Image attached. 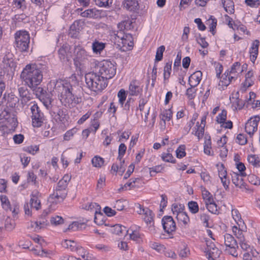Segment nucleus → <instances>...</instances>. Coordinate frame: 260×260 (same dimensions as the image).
<instances>
[{
  "mask_svg": "<svg viewBox=\"0 0 260 260\" xmlns=\"http://www.w3.org/2000/svg\"><path fill=\"white\" fill-rule=\"evenodd\" d=\"M242 250L245 251H249V250L254 249L253 246H250L248 242L245 239L238 242Z\"/></svg>",
  "mask_w": 260,
  "mask_h": 260,
  "instance_id": "nucleus-42",
  "label": "nucleus"
},
{
  "mask_svg": "<svg viewBox=\"0 0 260 260\" xmlns=\"http://www.w3.org/2000/svg\"><path fill=\"white\" fill-rule=\"evenodd\" d=\"M74 62L77 67H83L91 57L89 53L81 46H75L74 49Z\"/></svg>",
  "mask_w": 260,
  "mask_h": 260,
  "instance_id": "nucleus-4",
  "label": "nucleus"
},
{
  "mask_svg": "<svg viewBox=\"0 0 260 260\" xmlns=\"http://www.w3.org/2000/svg\"><path fill=\"white\" fill-rule=\"evenodd\" d=\"M176 218L179 222H182L185 225L189 222V218L187 213L183 211H179L176 215Z\"/></svg>",
  "mask_w": 260,
  "mask_h": 260,
  "instance_id": "nucleus-31",
  "label": "nucleus"
},
{
  "mask_svg": "<svg viewBox=\"0 0 260 260\" xmlns=\"http://www.w3.org/2000/svg\"><path fill=\"white\" fill-rule=\"evenodd\" d=\"M100 75L96 73L90 72L86 74L85 76V82L87 86V87L91 89V90H93V89H96L95 87H99V84H96V82L98 81L99 78L100 77ZM102 83L100 85H102Z\"/></svg>",
  "mask_w": 260,
  "mask_h": 260,
  "instance_id": "nucleus-9",
  "label": "nucleus"
},
{
  "mask_svg": "<svg viewBox=\"0 0 260 260\" xmlns=\"http://www.w3.org/2000/svg\"><path fill=\"white\" fill-rule=\"evenodd\" d=\"M260 120L259 116L256 115L250 118L245 124V129L249 135H252L257 131L258 123Z\"/></svg>",
  "mask_w": 260,
  "mask_h": 260,
  "instance_id": "nucleus-10",
  "label": "nucleus"
},
{
  "mask_svg": "<svg viewBox=\"0 0 260 260\" xmlns=\"http://www.w3.org/2000/svg\"><path fill=\"white\" fill-rule=\"evenodd\" d=\"M248 160L249 162L254 166H257L259 163V159L255 155H251L248 157Z\"/></svg>",
  "mask_w": 260,
  "mask_h": 260,
  "instance_id": "nucleus-56",
  "label": "nucleus"
},
{
  "mask_svg": "<svg viewBox=\"0 0 260 260\" xmlns=\"http://www.w3.org/2000/svg\"><path fill=\"white\" fill-rule=\"evenodd\" d=\"M124 8L129 11H136L139 8L137 0H124L122 2Z\"/></svg>",
  "mask_w": 260,
  "mask_h": 260,
  "instance_id": "nucleus-16",
  "label": "nucleus"
},
{
  "mask_svg": "<svg viewBox=\"0 0 260 260\" xmlns=\"http://www.w3.org/2000/svg\"><path fill=\"white\" fill-rule=\"evenodd\" d=\"M50 222L52 225L57 226L63 224L64 223V219L60 216L55 215L51 217Z\"/></svg>",
  "mask_w": 260,
  "mask_h": 260,
  "instance_id": "nucleus-44",
  "label": "nucleus"
},
{
  "mask_svg": "<svg viewBox=\"0 0 260 260\" xmlns=\"http://www.w3.org/2000/svg\"><path fill=\"white\" fill-rule=\"evenodd\" d=\"M221 2L226 12L231 14L234 13V3L232 0H221Z\"/></svg>",
  "mask_w": 260,
  "mask_h": 260,
  "instance_id": "nucleus-28",
  "label": "nucleus"
},
{
  "mask_svg": "<svg viewBox=\"0 0 260 260\" xmlns=\"http://www.w3.org/2000/svg\"><path fill=\"white\" fill-rule=\"evenodd\" d=\"M64 116L65 115L63 114V111L60 109H59L56 114L55 115V118L56 121H58L63 123Z\"/></svg>",
  "mask_w": 260,
  "mask_h": 260,
  "instance_id": "nucleus-64",
  "label": "nucleus"
},
{
  "mask_svg": "<svg viewBox=\"0 0 260 260\" xmlns=\"http://www.w3.org/2000/svg\"><path fill=\"white\" fill-rule=\"evenodd\" d=\"M2 206L5 210L11 211L10 202L6 196H1L0 197Z\"/></svg>",
  "mask_w": 260,
  "mask_h": 260,
  "instance_id": "nucleus-45",
  "label": "nucleus"
},
{
  "mask_svg": "<svg viewBox=\"0 0 260 260\" xmlns=\"http://www.w3.org/2000/svg\"><path fill=\"white\" fill-rule=\"evenodd\" d=\"M19 102V99L15 95L13 94H9L7 99V107L14 108Z\"/></svg>",
  "mask_w": 260,
  "mask_h": 260,
  "instance_id": "nucleus-34",
  "label": "nucleus"
},
{
  "mask_svg": "<svg viewBox=\"0 0 260 260\" xmlns=\"http://www.w3.org/2000/svg\"><path fill=\"white\" fill-rule=\"evenodd\" d=\"M20 78L26 85L34 89L42 81L43 74L36 64H27L20 74Z\"/></svg>",
  "mask_w": 260,
  "mask_h": 260,
  "instance_id": "nucleus-2",
  "label": "nucleus"
},
{
  "mask_svg": "<svg viewBox=\"0 0 260 260\" xmlns=\"http://www.w3.org/2000/svg\"><path fill=\"white\" fill-rule=\"evenodd\" d=\"M62 246L67 249H69L72 252H75L76 250L79 249L82 250V247L77 245L75 241L71 240H64L62 242Z\"/></svg>",
  "mask_w": 260,
  "mask_h": 260,
  "instance_id": "nucleus-19",
  "label": "nucleus"
},
{
  "mask_svg": "<svg viewBox=\"0 0 260 260\" xmlns=\"http://www.w3.org/2000/svg\"><path fill=\"white\" fill-rule=\"evenodd\" d=\"M40 100L42 102L44 106L49 108L51 107L52 102V93L51 92H46V94H42Z\"/></svg>",
  "mask_w": 260,
  "mask_h": 260,
  "instance_id": "nucleus-27",
  "label": "nucleus"
},
{
  "mask_svg": "<svg viewBox=\"0 0 260 260\" xmlns=\"http://www.w3.org/2000/svg\"><path fill=\"white\" fill-rule=\"evenodd\" d=\"M259 255V253L255 249H251L249 251H245L243 255V260H255Z\"/></svg>",
  "mask_w": 260,
  "mask_h": 260,
  "instance_id": "nucleus-26",
  "label": "nucleus"
},
{
  "mask_svg": "<svg viewBox=\"0 0 260 260\" xmlns=\"http://www.w3.org/2000/svg\"><path fill=\"white\" fill-rule=\"evenodd\" d=\"M229 71H226L221 76L220 81L219 83L220 86H228L230 84V79H228L229 76L230 75Z\"/></svg>",
  "mask_w": 260,
  "mask_h": 260,
  "instance_id": "nucleus-38",
  "label": "nucleus"
},
{
  "mask_svg": "<svg viewBox=\"0 0 260 260\" xmlns=\"http://www.w3.org/2000/svg\"><path fill=\"white\" fill-rule=\"evenodd\" d=\"M48 223H47V220L42 221H30L29 222V225L28 226V229L33 230L34 231H37L38 230L41 229V228H44L45 226L47 225Z\"/></svg>",
  "mask_w": 260,
  "mask_h": 260,
  "instance_id": "nucleus-25",
  "label": "nucleus"
},
{
  "mask_svg": "<svg viewBox=\"0 0 260 260\" xmlns=\"http://www.w3.org/2000/svg\"><path fill=\"white\" fill-rule=\"evenodd\" d=\"M195 87L196 86H190L186 90V95L189 100H192L196 96L197 89H194Z\"/></svg>",
  "mask_w": 260,
  "mask_h": 260,
  "instance_id": "nucleus-51",
  "label": "nucleus"
},
{
  "mask_svg": "<svg viewBox=\"0 0 260 260\" xmlns=\"http://www.w3.org/2000/svg\"><path fill=\"white\" fill-rule=\"evenodd\" d=\"M13 5L15 7L23 10L25 8V0H14Z\"/></svg>",
  "mask_w": 260,
  "mask_h": 260,
  "instance_id": "nucleus-61",
  "label": "nucleus"
},
{
  "mask_svg": "<svg viewBox=\"0 0 260 260\" xmlns=\"http://www.w3.org/2000/svg\"><path fill=\"white\" fill-rule=\"evenodd\" d=\"M3 106L0 105V120L2 122L8 127L10 129L15 128L17 126V120L14 112H11L6 108H4Z\"/></svg>",
  "mask_w": 260,
  "mask_h": 260,
  "instance_id": "nucleus-6",
  "label": "nucleus"
},
{
  "mask_svg": "<svg viewBox=\"0 0 260 260\" xmlns=\"http://www.w3.org/2000/svg\"><path fill=\"white\" fill-rule=\"evenodd\" d=\"M244 176L237 173H233L232 174V180L236 186L240 188H245V183L242 178Z\"/></svg>",
  "mask_w": 260,
  "mask_h": 260,
  "instance_id": "nucleus-17",
  "label": "nucleus"
},
{
  "mask_svg": "<svg viewBox=\"0 0 260 260\" xmlns=\"http://www.w3.org/2000/svg\"><path fill=\"white\" fill-rule=\"evenodd\" d=\"M128 231L125 226L120 224L115 225L112 229V233L117 235L126 234L128 233Z\"/></svg>",
  "mask_w": 260,
  "mask_h": 260,
  "instance_id": "nucleus-33",
  "label": "nucleus"
},
{
  "mask_svg": "<svg viewBox=\"0 0 260 260\" xmlns=\"http://www.w3.org/2000/svg\"><path fill=\"white\" fill-rule=\"evenodd\" d=\"M98 81H99V82L98 81L96 82V84L98 83V84H101H101L102 83V85H99V88L95 87V88H96V89H93V91H95V92L101 91L104 88H105L108 85V81L106 80V79H103L101 76L99 77Z\"/></svg>",
  "mask_w": 260,
  "mask_h": 260,
  "instance_id": "nucleus-39",
  "label": "nucleus"
},
{
  "mask_svg": "<svg viewBox=\"0 0 260 260\" xmlns=\"http://www.w3.org/2000/svg\"><path fill=\"white\" fill-rule=\"evenodd\" d=\"M118 97L119 98V102L120 104L123 105L124 102L126 99V93L124 89H121L118 93Z\"/></svg>",
  "mask_w": 260,
  "mask_h": 260,
  "instance_id": "nucleus-62",
  "label": "nucleus"
},
{
  "mask_svg": "<svg viewBox=\"0 0 260 260\" xmlns=\"http://www.w3.org/2000/svg\"><path fill=\"white\" fill-rule=\"evenodd\" d=\"M15 38L16 48L21 52H27L30 43L28 32L25 30L18 31L15 33Z\"/></svg>",
  "mask_w": 260,
  "mask_h": 260,
  "instance_id": "nucleus-5",
  "label": "nucleus"
},
{
  "mask_svg": "<svg viewBox=\"0 0 260 260\" xmlns=\"http://www.w3.org/2000/svg\"><path fill=\"white\" fill-rule=\"evenodd\" d=\"M224 245L227 247L237 246L238 243L234 237L231 234H225L223 237Z\"/></svg>",
  "mask_w": 260,
  "mask_h": 260,
  "instance_id": "nucleus-23",
  "label": "nucleus"
},
{
  "mask_svg": "<svg viewBox=\"0 0 260 260\" xmlns=\"http://www.w3.org/2000/svg\"><path fill=\"white\" fill-rule=\"evenodd\" d=\"M232 215L237 223H238V222H242L240 213L237 209H233L232 211Z\"/></svg>",
  "mask_w": 260,
  "mask_h": 260,
  "instance_id": "nucleus-59",
  "label": "nucleus"
},
{
  "mask_svg": "<svg viewBox=\"0 0 260 260\" xmlns=\"http://www.w3.org/2000/svg\"><path fill=\"white\" fill-rule=\"evenodd\" d=\"M82 17L90 19H99L101 17V11L96 8L88 9L81 13Z\"/></svg>",
  "mask_w": 260,
  "mask_h": 260,
  "instance_id": "nucleus-15",
  "label": "nucleus"
},
{
  "mask_svg": "<svg viewBox=\"0 0 260 260\" xmlns=\"http://www.w3.org/2000/svg\"><path fill=\"white\" fill-rule=\"evenodd\" d=\"M96 68L99 70L98 74L103 79H106L107 81L116 73V68L110 61L103 60L99 62Z\"/></svg>",
  "mask_w": 260,
  "mask_h": 260,
  "instance_id": "nucleus-3",
  "label": "nucleus"
},
{
  "mask_svg": "<svg viewBox=\"0 0 260 260\" xmlns=\"http://www.w3.org/2000/svg\"><path fill=\"white\" fill-rule=\"evenodd\" d=\"M207 247L205 252L208 260H216L218 258L221 251L215 246L214 243L211 241H206Z\"/></svg>",
  "mask_w": 260,
  "mask_h": 260,
  "instance_id": "nucleus-8",
  "label": "nucleus"
},
{
  "mask_svg": "<svg viewBox=\"0 0 260 260\" xmlns=\"http://www.w3.org/2000/svg\"><path fill=\"white\" fill-rule=\"evenodd\" d=\"M173 112L171 109L165 110L163 111L162 114V120L165 121L166 120L169 121L172 117Z\"/></svg>",
  "mask_w": 260,
  "mask_h": 260,
  "instance_id": "nucleus-54",
  "label": "nucleus"
},
{
  "mask_svg": "<svg viewBox=\"0 0 260 260\" xmlns=\"http://www.w3.org/2000/svg\"><path fill=\"white\" fill-rule=\"evenodd\" d=\"M237 143L240 145H243L247 143V140L246 137L242 134L238 135L237 136Z\"/></svg>",
  "mask_w": 260,
  "mask_h": 260,
  "instance_id": "nucleus-63",
  "label": "nucleus"
},
{
  "mask_svg": "<svg viewBox=\"0 0 260 260\" xmlns=\"http://www.w3.org/2000/svg\"><path fill=\"white\" fill-rule=\"evenodd\" d=\"M19 95L25 102L29 101L31 99L30 94L25 86H22L18 88Z\"/></svg>",
  "mask_w": 260,
  "mask_h": 260,
  "instance_id": "nucleus-32",
  "label": "nucleus"
},
{
  "mask_svg": "<svg viewBox=\"0 0 260 260\" xmlns=\"http://www.w3.org/2000/svg\"><path fill=\"white\" fill-rule=\"evenodd\" d=\"M111 171L116 173L118 172L120 175H122L125 171V168L119 167L118 164L114 163L112 166Z\"/></svg>",
  "mask_w": 260,
  "mask_h": 260,
  "instance_id": "nucleus-53",
  "label": "nucleus"
},
{
  "mask_svg": "<svg viewBox=\"0 0 260 260\" xmlns=\"http://www.w3.org/2000/svg\"><path fill=\"white\" fill-rule=\"evenodd\" d=\"M92 164L94 167L101 168L104 164V160L103 158L95 156L91 160Z\"/></svg>",
  "mask_w": 260,
  "mask_h": 260,
  "instance_id": "nucleus-43",
  "label": "nucleus"
},
{
  "mask_svg": "<svg viewBox=\"0 0 260 260\" xmlns=\"http://www.w3.org/2000/svg\"><path fill=\"white\" fill-rule=\"evenodd\" d=\"M70 50V47L68 44H64L63 46L58 50L59 57L61 60H68V52Z\"/></svg>",
  "mask_w": 260,
  "mask_h": 260,
  "instance_id": "nucleus-24",
  "label": "nucleus"
},
{
  "mask_svg": "<svg viewBox=\"0 0 260 260\" xmlns=\"http://www.w3.org/2000/svg\"><path fill=\"white\" fill-rule=\"evenodd\" d=\"M188 208L192 214L198 212L199 208L198 203L194 201H190L188 203Z\"/></svg>",
  "mask_w": 260,
  "mask_h": 260,
  "instance_id": "nucleus-48",
  "label": "nucleus"
},
{
  "mask_svg": "<svg viewBox=\"0 0 260 260\" xmlns=\"http://www.w3.org/2000/svg\"><path fill=\"white\" fill-rule=\"evenodd\" d=\"M16 223L14 220L7 217L5 219V227L7 231H12L15 228Z\"/></svg>",
  "mask_w": 260,
  "mask_h": 260,
  "instance_id": "nucleus-40",
  "label": "nucleus"
},
{
  "mask_svg": "<svg viewBox=\"0 0 260 260\" xmlns=\"http://www.w3.org/2000/svg\"><path fill=\"white\" fill-rule=\"evenodd\" d=\"M130 38H131V36L123 35V36L120 39V42L119 43H121L122 46H121L120 44H118V45L120 47H124L126 46L132 47L133 43L129 41Z\"/></svg>",
  "mask_w": 260,
  "mask_h": 260,
  "instance_id": "nucleus-35",
  "label": "nucleus"
},
{
  "mask_svg": "<svg viewBox=\"0 0 260 260\" xmlns=\"http://www.w3.org/2000/svg\"><path fill=\"white\" fill-rule=\"evenodd\" d=\"M95 4L99 7H106L112 4V0H93Z\"/></svg>",
  "mask_w": 260,
  "mask_h": 260,
  "instance_id": "nucleus-58",
  "label": "nucleus"
},
{
  "mask_svg": "<svg viewBox=\"0 0 260 260\" xmlns=\"http://www.w3.org/2000/svg\"><path fill=\"white\" fill-rule=\"evenodd\" d=\"M232 231L237 238L238 242L245 238L243 234V231L237 226H233Z\"/></svg>",
  "mask_w": 260,
  "mask_h": 260,
  "instance_id": "nucleus-37",
  "label": "nucleus"
},
{
  "mask_svg": "<svg viewBox=\"0 0 260 260\" xmlns=\"http://www.w3.org/2000/svg\"><path fill=\"white\" fill-rule=\"evenodd\" d=\"M31 112L32 124L34 127H39L42 126L45 120L43 113L37 104H34L30 108Z\"/></svg>",
  "mask_w": 260,
  "mask_h": 260,
  "instance_id": "nucleus-7",
  "label": "nucleus"
},
{
  "mask_svg": "<svg viewBox=\"0 0 260 260\" xmlns=\"http://www.w3.org/2000/svg\"><path fill=\"white\" fill-rule=\"evenodd\" d=\"M196 127H197V129L194 134L198 137L199 139H200L204 135L205 126L201 125V124H200L199 122H198L196 124Z\"/></svg>",
  "mask_w": 260,
  "mask_h": 260,
  "instance_id": "nucleus-47",
  "label": "nucleus"
},
{
  "mask_svg": "<svg viewBox=\"0 0 260 260\" xmlns=\"http://www.w3.org/2000/svg\"><path fill=\"white\" fill-rule=\"evenodd\" d=\"M165 50V47L164 45L160 46L157 48L155 55V61H160L162 59L163 53Z\"/></svg>",
  "mask_w": 260,
  "mask_h": 260,
  "instance_id": "nucleus-49",
  "label": "nucleus"
},
{
  "mask_svg": "<svg viewBox=\"0 0 260 260\" xmlns=\"http://www.w3.org/2000/svg\"><path fill=\"white\" fill-rule=\"evenodd\" d=\"M126 204V201L121 199L118 200L116 201L114 208L118 211H122L124 209Z\"/></svg>",
  "mask_w": 260,
  "mask_h": 260,
  "instance_id": "nucleus-50",
  "label": "nucleus"
},
{
  "mask_svg": "<svg viewBox=\"0 0 260 260\" xmlns=\"http://www.w3.org/2000/svg\"><path fill=\"white\" fill-rule=\"evenodd\" d=\"M106 44L95 41L92 43V49L93 52L96 54H100L101 52L105 48Z\"/></svg>",
  "mask_w": 260,
  "mask_h": 260,
  "instance_id": "nucleus-29",
  "label": "nucleus"
},
{
  "mask_svg": "<svg viewBox=\"0 0 260 260\" xmlns=\"http://www.w3.org/2000/svg\"><path fill=\"white\" fill-rule=\"evenodd\" d=\"M226 111L223 110L220 114L217 116V121L219 123L224 124L226 119Z\"/></svg>",
  "mask_w": 260,
  "mask_h": 260,
  "instance_id": "nucleus-57",
  "label": "nucleus"
},
{
  "mask_svg": "<svg viewBox=\"0 0 260 260\" xmlns=\"http://www.w3.org/2000/svg\"><path fill=\"white\" fill-rule=\"evenodd\" d=\"M67 195V193L61 192L55 189L54 192L50 194L48 201L52 203L57 204L63 201Z\"/></svg>",
  "mask_w": 260,
  "mask_h": 260,
  "instance_id": "nucleus-14",
  "label": "nucleus"
},
{
  "mask_svg": "<svg viewBox=\"0 0 260 260\" xmlns=\"http://www.w3.org/2000/svg\"><path fill=\"white\" fill-rule=\"evenodd\" d=\"M126 150V146L123 143H121L120 144L118 148V159H121L125 153Z\"/></svg>",
  "mask_w": 260,
  "mask_h": 260,
  "instance_id": "nucleus-60",
  "label": "nucleus"
},
{
  "mask_svg": "<svg viewBox=\"0 0 260 260\" xmlns=\"http://www.w3.org/2000/svg\"><path fill=\"white\" fill-rule=\"evenodd\" d=\"M79 22H74L70 26L69 35L72 38H77L79 32Z\"/></svg>",
  "mask_w": 260,
  "mask_h": 260,
  "instance_id": "nucleus-30",
  "label": "nucleus"
},
{
  "mask_svg": "<svg viewBox=\"0 0 260 260\" xmlns=\"http://www.w3.org/2000/svg\"><path fill=\"white\" fill-rule=\"evenodd\" d=\"M30 204L31 207L35 208L36 210H39L41 208V201L39 198L41 196V194L37 190L32 191L30 195Z\"/></svg>",
  "mask_w": 260,
  "mask_h": 260,
  "instance_id": "nucleus-13",
  "label": "nucleus"
},
{
  "mask_svg": "<svg viewBox=\"0 0 260 260\" xmlns=\"http://www.w3.org/2000/svg\"><path fill=\"white\" fill-rule=\"evenodd\" d=\"M202 77V73L197 71L191 74L189 77V84L190 86H197L200 82Z\"/></svg>",
  "mask_w": 260,
  "mask_h": 260,
  "instance_id": "nucleus-18",
  "label": "nucleus"
},
{
  "mask_svg": "<svg viewBox=\"0 0 260 260\" xmlns=\"http://www.w3.org/2000/svg\"><path fill=\"white\" fill-rule=\"evenodd\" d=\"M185 150V145L180 146L176 151L177 157L181 158L185 156L186 155Z\"/></svg>",
  "mask_w": 260,
  "mask_h": 260,
  "instance_id": "nucleus-55",
  "label": "nucleus"
},
{
  "mask_svg": "<svg viewBox=\"0 0 260 260\" xmlns=\"http://www.w3.org/2000/svg\"><path fill=\"white\" fill-rule=\"evenodd\" d=\"M52 83L54 85V89L58 93L60 101L66 107H71L81 102V98L76 94L70 83L57 81Z\"/></svg>",
  "mask_w": 260,
  "mask_h": 260,
  "instance_id": "nucleus-1",
  "label": "nucleus"
},
{
  "mask_svg": "<svg viewBox=\"0 0 260 260\" xmlns=\"http://www.w3.org/2000/svg\"><path fill=\"white\" fill-rule=\"evenodd\" d=\"M259 45V41L255 40L253 42L252 46L250 48L249 53L250 54V59L253 62L255 61L257 58Z\"/></svg>",
  "mask_w": 260,
  "mask_h": 260,
  "instance_id": "nucleus-20",
  "label": "nucleus"
},
{
  "mask_svg": "<svg viewBox=\"0 0 260 260\" xmlns=\"http://www.w3.org/2000/svg\"><path fill=\"white\" fill-rule=\"evenodd\" d=\"M206 140L204 143V151L205 153L208 155H212L211 152V141L210 137L209 136L208 138L206 136Z\"/></svg>",
  "mask_w": 260,
  "mask_h": 260,
  "instance_id": "nucleus-41",
  "label": "nucleus"
},
{
  "mask_svg": "<svg viewBox=\"0 0 260 260\" xmlns=\"http://www.w3.org/2000/svg\"><path fill=\"white\" fill-rule=\"evenodd\" d=\"M162 224L166 232L170 234L176 230V224L171 216H164L162 219Z\"/></svg>",
  "mask_w": 260,
  "mask_h": 260,
  "instance_id": "nucleus-12",
  "label": "nucleus"
},
{
  "mask_svg": "<svg viewBox=\"0 0 260 260\" xmlns=\"http://www.w3.org/2000/svg\"><path fill=\"white\" fill-rule=\"evenodd\" d=\"M67 186L68 183H66V180L64 181V180H60L57 183L56 189L59 191H61L63 192H65V193H67V191L66 190Z\"/></svg>",
  "mask_w": 260,
  "mask_h": 260,
  "instance_id": "nucleus-46",
  "label": "nucleus"
},
{
  "mask_svg": "<svg viewBox=\"0 0 260 260\" xmlns=\"http://www.w3.org/2000/svg\"><path fill=\"white\" fill-rule=\"evenodd\" d=\"M99 205H98L95 203H89L85 205H83L82 208L88 211H93L94 213V222L98 225H102L104 223V221L103 220H99L98 217L96 216V214H98L101 217L102 216V214H101L100 212H99L98 210L99 208Z\"/></svg>",
  "mask_w": 260,
  "mask_h": 260,
  "instance_id": "nucleus-11",
  "label": "nucleus"
},
{
  "mask_svg": "<svg viewBox=\"0 0 260 260\" xmlns=\"http://www.w3.org/2000/svg\"><path fill=\"white\" fill-rule=\"evenodd\" d=\"M143 212H144V217L143 218L144 221L147 224L151 223L153 221L154 214L152 211L148 209L146 210L143 209Z\"/></svg>",
  "mask_w": 260,
  "mask_h": 260,
  "instance_id": "nucleus-36",
  "label": "nucleus"
},
{
  "mask_svg": "<svg viewBox=\"0 0 260 260\" xmlns=\"http://www.w3.org/2000/svg\"><path fill=\"white\" fill-rule=\"evenodd\" d=\"M254 84V80L253 78H245V81L243 83V86L241 88V90L245 92L247 88L250 87Z\"/></svg>",
  "mask_w": 260,
  "mask_h": 260,
  "instance_id": "nucleus-52",
  "label": "nucleus"
},
{
  "mask_svg": "<svg viewBox=\"0 0 260 260\" xmlns=\"http://www.w3.org/2000/svg\"><path fill=\"white\" fill-rule=\"evenodd\" d=\"M142 90L139 82L136 80L132 81L129 86V91L131 95H138Z\"/></svg>",
  "mask_w": 260,
  "mask_h": 260,
  "instance_id": "nucleus-22",
  "label": "nucleus"
},
{
  "mask_svg": "<svg viewBox=\"0 0 260 260\" xmlns=\"http://www.w3.org/2000/svg\"><path fill=\"white\" fill-rule=\"evenodd\" d=\"M13 54L9 51H6L3 54V63L4 67H11L13 65Z\"/></svg>",
  "mask_w": 260,
  "mask_h": 260,
  "instance_id": "nucleus-21",
  "label": "nucleus"
}]
</instances>
